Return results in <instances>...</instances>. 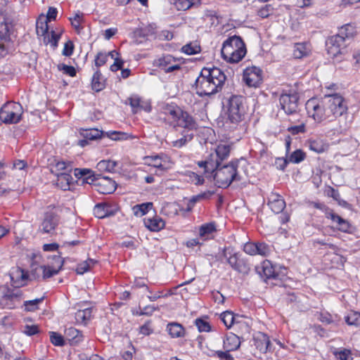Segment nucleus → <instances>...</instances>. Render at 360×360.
I'll use <instances>...</instances> for the list:
<instances>
[{"label":"nucleus","instance_id":"obj_27","mask_svg":"<svg viewBox=\"0 0 360 360\" xmlns=\"http://www.w3.org/2000/svg\"><path fill=\"white\" fill-rule=\"evenodd\" d=\"M105 86V79L103 77L100 70H96L92 77L91 87L96 91L103 90Z\"/></svg>","mask_w":360,"mask_h":360},{"label":"nucleus","instance_id":"obj_25","mask_svg":"<svg viewBox=\"0 0 360 360\" xmlns=\"http://www.w3.org/2000/svg\"><path fill=\"white\" fill-rule=\"evenodd\" d=\"M214 156H209L205 161H199L198 165L200 167L204 168L206 174H212L214 169L217 168L218 163L216 160H214Z\"/></svg>","mask_w":360,"mask_h":360},{"label":"nucleus","instance_id":"obj_7","mask_svg":"<svg viewBox=\"0 0 360 360\" xmlns=\"http://www.w3.org/2000/svg\"><path fill=\"white\" fill-rule=\"evenodd\" d=\"M324 102L331 115V119L342 117L347 114V105L344 98L340 94L326 95Z\"/></svg>","mask_w":360,"mask_h":360},{"label":"nucleus","instance_id":"obj_18","mask_svg":"<svg viewBox=\"0 0 360 360\" xmlns=\"http://www.w3.org/2000/svg\"><path fill=\"white\" fill-rule=\"evenodd\" d=\"M126 103H129L132 108V112L136 113L141 110H143L146 112H150L151 107L148 103H143L138 96H132L128 98Z\"/></svg>","mask_w":360,"mask_h":360},{"label":"nucleus","instance_id":"obj_29","mask_svg":"<svg viewBox=\"0 0 360 360\" xmlns=\"http://www.w3.org/2000/svg\"><path fill=\"white\" fill-rule=\"evenodd\" d=\"M145 160L149 166L158 168L161 171H166L167 169L165 166V161L160 155L147 156L145 158Z\"/></svg>","mask_w":360,"mask_h":360},{"label":"nucleus","instance_id":"obj_63","mask_svg":"<svg viewBox=\"0 0 360 360\" xmlns=\"http://www.w3.org/2000/svg\"><path fill=\"white\" fill-rule=\"evenodd\" d=\"M288 131L293 135L304 133L305 131V124L304 123H302L299 125L290 127Z\"/></svg>","mask_w":360,"mask_h":360},{"label":"nucleus","instance_id":"obj_59","mask_svg":"<svg viewBox=\"0 0 360 360\" xmlns=\"http://www.w3.org/2000/svg\"><path fill=\"white\" fill-rule=\"evenodd\" d=\"M257 244L254 243H247L244 245L243 250L248 255H257Z\"/></svg>","mask_w":360,"mask_h":360},{"label":"nucleus","instance_id":"obj_26","mask_svg":"<svg viewBox=\"0 0 360 360\" xmlns=\"http://www.w3.org/2000/svg\"><path fill=\"white\" fill-rule=\"evenodd\" d=\"M57 260L58 263V266L57 268L51 266L43 265V270L44 271H43L42 279L45 280L53 276L58 274L63 266V261L61 259L60 257H57Z\"/></svg>","mask_w":360,"mask_h":360},{"label":"nucleus","instance_id":"obj_11","mask_svg":"<svg viewBox=\"0 0 360 360\" xmlns=\"http://www.w3.org/2000/svg\"><path fill=\"white\" fill-rule=\"evenodd\" d=\"M299 96L297 93L282 94L279 98L281 108L288 115H292L297 112L298 109Z\"/></svg>","mask_w":360,"mask_h":360},{"label":"nucleus","instance_id":"obj_20","mask_svg":"<svg viewBox=\"0 0 360 360\" xmlns=\"http://www.w3.org/2000/svg\"><path fill=\"white\" fill-rule=\"evenodd\" d=\"M326 217L330 219L333 223L336 224L338 230L342 232H347L349 231L350 228L349 222L338 214L330 211L326 213Z\"/></svg>","mask_w":360,"mask_h":360},{"label":"nucleus","instance_id":"obj_4","mask_svg":"<svg viewBox=\"0 0 360 360\" xmlns=\"http://www.w3.org/2000/svg\"><path fill=\"white\" fill-rule=\"evenodd\" d=\"M221 52L228 62L236 63L246 54L245 44L240 37L233 35L224 41Z\"/></svg>","mask_w":360,"mask_h":360},{"label":"nucleus","instance_id":"obj_34","mask_svg":"<svg viewBox=\"0 0 360 360\" xmlns=\"http://www.w3.org/2000/svg\"><path fill=\"white\" fill-rule=\"evenodd\" d=\"M49 30L48 21L44 15H41L36 22V32L38 36H44Z\"/></svg>","mask_w":360,"mask_h":360},{"label":"nucleus","instance_id":"obj_47","mask_svg":"<svg viewBox=\"0 0 360 360\" xmlns=\"http://www.w3.org/2000/svg\"><path fill=\"white\" fill-rule=\"evenodd\" d=\"M105 137H107L112 141H120L126 139L127 134L116 131H111L104 132Z\"/></svg>","mask_w":360,"mask_h":360},{"label":"nucleus","instance_id":"obj_22","mask_svg":"<svg viewBox=\"0 0 360 360\" xmlns=\"http://www.w3.org/2000/svg\"><path fill=\"white\" fill-rule=\"evenodd\" d=\"M145 226L152 231H158L165 227L164 220L159 217H153L144 219Z\"/></svg>","mask_w":360,"mask_h":360},{"label":"nucleus","instance_id":"obj_49","mask_svg":"<svg viewBox=\"0 0 360 360\" xmlns=\"http://www.w3.org/2000/svg\"><path fill=\"white\" fill-rule=\"evenodd\" d=\"M44 300V297L41 298L34 299L32 300L25 301L24 305L25 309L29 311H32L38 308V304L41 303Z\"/></svg>","mask_w":360,"mask_h":360},{"label":"nucleus","instance_id":"obj_40","mask_svg":"<svg viewBox=\"0 0 360 360\" xmlns=\"http://www.w3.org/2000/svg\"><path fill=\"white\" fill-rule=\"evenodd\" d=\"M84 14L82 13H75L73 18H70L69 20L71 22L72 25L75 29L76 32L79 34L83 27L81 24L83 22Z\"/></svg>","mask_w":360,"mask_h":360},{"label":"nucleus","instance_id":"obj_10","mask_svg":"<svg viewBox=\"0 0 360 360\" xmlns=\"http://www.w3.org/2000/svg\"><path fill=\"white\" fill-rule=\"evenodd\" d=\"M86 183L97 186V191L103 194L112 193L117 188V184L114 180L101 175L89 176L86 178Z\"/></svg>","mask_w":360,"mask_h":360},{"label":"nucleus","instance_id":"obj_62","mask_svg":"<svg viewBox=\"0 0 360 360\" xmlns=\"http://www.w3.org/2000/svg\"><path fill=\"white\" fill-rule=\"evenodd\" d=\"M73 50H74V44H73L72 41H68L64 45V48L63 50V55H64L65 56H70L73 53Z\"/></svg>","mask_w":360,"mask_h":360},{"label":"nucleus","instance_id":"obj_31","mask_svg":"<svg viewBox=\"0 0 360 360\" xmlns=\"http://www.w3.org/2000/svg\"><path fill=\"white\" fill-rule=\"evenodd\" d=\"M167 330L173 338L183 337L185 333L184 327L180 323L176 322L168 323Z\"/></svg>","mask_w":360,"mask_h":360},{"label":"nucleus","instance_id":"obj_44","mask_svg":"<svg viewBox=\"0 0 360 360\" xmlns=\"http://www.w3.org/2000/svg\"><path fill=\"white\" fill-rule=\"evenodd\" d=\"M345 321L349 326H360V313L351 312L345 317Z\"/></svg>","mask_w":360,"mask_h":360},{"label":"nucleus","instance_id":"obj_48","mask_svg":"<svg viewBox=\"0 0 360 360\" xmlns=\"http://www.w3.org/2000/svg\"><path fill=\"white\" fill-rule=\"evenodd\" d=\"M182 52L187 55H193L200 51V47L196 44H192L191 43L184 45L181 48Z\"/></svg>","mask_w":360,"mask_h":360},{"label":"nucleus","instance_id":"obj_12","mask_svg":"<svg viewBox=\"0 0 360 360\" xmlns=\"http://www.w3.org/2000/svg\"><path fill=\"white\" fill-rule=\"evenodd\" d=\"M262 73L258 67H248L243 70V81L248 86L257 88L262 83Z\"/></svg>","mask_w":360,"mask_h":360},{"label":"nucleus","instance_id":"obj_45","mask_svg":"<svg viewBox=\"0 0 360 360\" xmlns=\"http://www.w3.org/2000/svg\"><path fill=\"white\" fill-rule=\"evenodd\" d=\"M305 153L300 149L295 150L288 157V162L292 163H300L305 159Z\"/></svg>","mask_w":360,"mask_h":360},{"label":"nucleus","instance_id":"obj_23","mask_svg":"<svg viewBox=\"0 0 360 360\" xmlns=\"http://www.w3.org/2000/svg\"><path fill=\"white\" fill-rule=\"evenodd\" d=\"M240 345L239 337L233 333H230L224 340V349L226 351L236 350Z\"/></svg>","mask_w":360,"mask_h":360},{"label":"nucleus","instance_id":"obj_35","mask_svg":"<svg viewBox=\"0 0 360 360\" xmlns=\"http://www.w3.org/2000/svg\"><path fill=\"white\" fill-rule=\"evenodd\" d=\"M162 110L164 111V113L166 115H169L174 122L179 115V114L181 113V112L182 111V109H181L179 106L173 103L164 104Z\"/></svg>","mask_w":360,"mask_h":360},{"label":"nucleus","instance_id":"obj_50","mask_svg":"<svg viewBox=\"0 0 360 360\" xmlns=\"http://www.w3.org/2000/svg\"><path fill=\"white\" fill-rule=\"evenodd\" d=\"M22 332L28 335V336H32V335H36L37 333H39V326L37 325H29V324H25L24 326L22 327Z\"/></svg>","mask_w":360,"mask_h":360},{"label":"nucleus","instance_id":"obj_24","mask_svg":"<svg viewBox=\"0 0 360 360\" xmlns=\"http://www.w3.org/2000/svg\"><path fill=\"white\" fill-rule=\"evenodd\" d=\"M311 53V49L307 43H297L294 46L293 56L295 58H302L308 56Z\"/></svg>","mask_w":360,"mask_h":360},{"label":"nucleus","instance_id":"obj_54","mask_svg":"<svg viewBox=\"0 0 360 360\" xmlns=\"http://www.w3.org/2000/svg\"><path fill=\"white\" fill-rule=\"evenodd\" d=\"M44 271L43 265H32L30 276L36 280L39 279L41 277L42 278Z\"/></svg>","mask_w":360,"mask_h":360},{"label":"nucleus","instance_id":"obj_53","mask_svg":"<svg viewBox=\"0 0 360 360\" xmlns=\"http://www.w3.org/2000/svg\"><path fill=\"white\" fill-rule=\"evenodd\" d=\"M215 231V226L212 224L202 225L200 228L199 234L201 237H205Z\"/></svg>","mask_w":360,"mask_h":360},{"label":"nucleus","instance_id":"obj_43","mask_svg":"<svg viewBox=\"0 0 360 360\" xmlns=\"http://www.w3.org/2000/svg\"><path fill=\"white\" fill-rule=\"evenodd\" d=\"M117 165V162L113 160H101L100 161L97 167L99 169H104L108 172H112L116 166Z\"/></svg>","mask_w":360,"mask_h":360},{"label":"nucleus","instance_id":"obj_1","mask_svg":"<svg viewBox=\"0 0 360 360\" xmlns=\"http://www.w3.org/2000/svg\"><path fill=\"white\" fill-rule=\"evenodd\" d=\"M226 77L216 67L203 68L195 82L196 94L200 96H210L221 91Z\"/></svg>","mask_w":360,"mask_h":360},{"label":"nucleus","instance_id":"obj_33","mask_svg":"<svg viewBox=\"0 0 360 360\" xmlns=\"http://www.w3.org/2000/svg\"><path fill=\"white\" fill-rule=\"evenodd\" d=\"M214 194V191H207L198 195L192 196L187 204V211H191L195 203L205 199H209Z\"/></svg>","mask_w":360,"mask_h":360},{"label":"nucleus","instance_id":"obj_46","mask_svg":"<svg viewBox=\"0 0 360 360\" xmlns=\"http://www.w3.org/2000/svg\"><path fill=\"white\" fill-rule=\"evenodd\" d=\"M221 320L228 328H231L234 322V315L231 311H226L223 312L220 316Z\"/></svg>","mask_w":360,"mask_h":360},{"label":"nucleus","instance_id":"obj_37","mask_svg":"<svg viewBox=\"0 0 360 360\" xmlns=\"http://www.w3.org/2000/svg\"><path fill=\"white\" fill-rule=\"evenodd\" d=\"M182 136H183L181 138L172 141V146L173 147L180 148L186 145L193 139V133H186L185 131H183Z\"/></svg>","mask_w":360,"mask_h":360},{"label":"nucleus","instance_id":"obj_19","mask_svg":"<svg viewBox=\"0 0 360 360\" xmlns=\"http://www.w3.org/2000/svg\"><path fill=\"white\" fill-rule=\"evenodd\" d=\"M230 151L231 146L228 144H219L216 148L215 153H211L210 155L214 156V160L217 161L218 166H219L222 161L229 158Z\"/></svg>","mask_w":360,"mask_h":360},{"label":"nucleus","instance_id":"obj_38","mask_svg":"<svg viewBox=\"0 0 360 360\" xmlns=\"http://www.w3.org/2000/svg\"><path fill=\"white\" fill-rule=\"evenodd\" d=\"M65 335L69 341H72L75 343H77L82 340L80 331L72 327L67 328L65 330Z\"/></svg>","mask_w":360,"mask_h":360},{"label":"nucleus","instance_id":"obj_9","mask_svg":"<svg viewBox=\"0 0 360 360\" xmlns=\"http://www.w3.org/2000/svg\"><path fill=\"white\" fill-rule=\"evenodd\" d=\"M23 113L22 105L19 103L8 102L0 109V120L5 124L18 123Z\"/></svg>","mask_w":360,"mask_h":360},{"label":"nucleus","instance_id":"obj_56","mask_svg":"<svg viewBox=\"0 0 360 360\" xmlns=\"http://www.w3.org/2000/svg\"><path fill=\"white\" fill-rule=\"evenodd\" d=\"M195 325L200 332H209L211 329L209 323L201 319H197L195 320Z\"/></svg>","mask_w":360,"mask_h":360},{"label":"nucleus","instance_id":"obj_41","mask_svg":"<svg viewBox=\"0 0 360 360\" xmlns=\"http://www.w3.org/2000/svg\"><path fill=\"white\" fill-rule=\"evenodd\" d=\"M91 316V309L86 308L83 310H78L75 313V319L78 323H85L86 321L89 320Z\"/></svg>","mask_w":360,"mask_h":360},{"label":"nucleus","instance_id":"obj_8","mask_svg":"<svg viewBox=\"0 0 360 360\" xmlns=\"http://www.w3.org/2000/svg\"><path fill=\"white\" fill-rule=\"evenodd\" d=\"M306 109L309 115L316 122L319 123L324 120L333 121L324 100L320 102L315 98H311L306 103Z\"/></svg>","mask_w":360,"mask_h":360},{"label":"nucleus","instance_id":"obj_21","mask_svg":"<svg viewBox=\"0 0 360 360\" xmlns=\"http://www.w3.org/2000/svg\"><path fill=\"white\" fill-rule=\"evenodd\" d=\"M56 184L58 187L63 191L70 190V184L73 181L72 176L66 172L56 174Z\"/></svg>","mask_w":360,"mask_h":360},{"label":"nucleus","instance_id":"obj_28","mask_svg":"<svg viewBox=\"0 0 360 360\" xmlns=\"http://www.w3.org/2000/svg\"><path fill=\"white\" fill-rule=\"evenodd\" d=\"M309 148L317 153H321L328 149V145L320 139H310L307 142Z\"/></svg>","mask_w":360,"mask_h":360},{"label":"nucleus","instance_id":"obj_51","mask_svg":"<svg viewBox=\"0 0 360 360\" xmlns=\"http://www.w3.org/2000/svg\"><path fill=\"white\" fill-rule=\"evenodd\" d=\"M50 340L55 346H63L65 345L63 337L56 332H50Z\"/></svg>","mask_w":360,"mask_h":360},{"label":"nucleus","instance_id":"obj_5","mask_svg":"<svg viewBox=\"0 0 360 360\" xmlns=\"http://www.w3.org/2000/svg\"><path fill=\"white\" fill-rule=\"evenodd\" d=\"M238 160H232L230 163L217 167L212 174L216 185L219 188H227L233 181H240L237 168Z\"/></svg>","mask_w":360,"mask_h":360},{"label":"nucleus","instance_id":"obj_3","mask_svg":"<svg viewBox=\"0 0 360 360\" xmlns=\"http://www.w3.org/2000/svg\"><path fill=\"white\" fill-rule=\"evenodd\" d=\"M246 112L245 98L242 96H231L228 102L225 124H230L229 127L231 129H236L244 120Z\"/></svg>","mask_w":360,"mask_h":360},{"label":"nucleus","instance_id":"obj_39","mask_svg":"<svg viewBox=\"0 0 360 360\" xmlns=\"http://www.w3.org/2000/svg\"><path fill=\"white\" fill-rule=\"evenodd\" d=\"M152 207V202H145L134 206L132 210L134 215H136V217H142L144 214H146L148 212V210Z\"/></svg>","mask_w":360,"mask_h":360},{"label":"nucleus","instance_id":"obj_55","mask_svg":"<svg viewBox=\"0 0 360 360\" xmlns=\"http://www.w3.org/2000/svg\"><path fill=\"white\" fill-rule=\"evenodd\" d=\"M58 69L60 71H63L65 74L70 77H74L76 75V70L73 66H70L62 63L58 65Z\"/></svg>","mask_w":360,"mask_h":360},{"label":"nucleus","instance_id":"obj_6","mask_svg":"<svg viewBox=\"0 0 360 360\" xmlns=\"http://www.w3.org/2000/svg\"><path fill=\"white\" fill-rule=\"evenodd\" d=\"M221 256L226 259L227 263L235 271L243 274L249 273L250 266L247 259L243 258L239 252H235L231 247L224 248Z\"/></svg>","mask_w":360,"mask_h":360},{"label":"nucleus","instance_id":"obj_42","mask_svg":"<svg viewBox=\"0 0 360 360\" xmlns=\"http://www.w3.org/2000/svg\"><path fill=\"white\" fill-rule=\"evenodd\" d=\"M177 60V58L173 57L171 55L167 54L160 58L157 61V65L160 68L163 69L165 67H167L172 65V63H176Z\"/></svg>","mask_w":360,"mask_h":360},{"label":"nucleus","instance_id":"obj_36","mask_svg":"<svg viewBox=\"0 0 360 360\" xmlns=\"http://www.w3.org/2000/svg\"><path fill=\"white\" fill-rule=\"evenodd\" d=\"M110 207L105 204H97L94 208V214L95 217L103 219L110 215Z\"/></svg>","mask_w":360,"mask_h":360},{"label":"nucleus","instance_id":"obj_61","mask_svg":"<svg viewBox=\"0 0 360 360\" xmlns=\"http://www.w3.org/2000/svg\"><path fill=\"white\" fill-rule=\"evenodd\" d=\"M230 351H216L214 355L217 356L219 360H234L233 357L229 354Z\"/></svg>","mask_w":360,"mask_h":360},{"label":"nucleus","instance_id":"obj_58","mask_svg":"<svg viewBox=\"0 0 360 360\" xmlns=\"http://www.w3.org/2000/svg\"><path fill=\"white\" fill-rule=\"evenodd\" d=\"M108 58V55H107L106 53L102 52L98 53L95 58V65L97 67L102 66L107 62Z\"/></svg>","mask_w":360,"mask_h":360},{"label":"nucleus","instance_id":"obj_30","mask_svg":"<svg viewBox=\"0 0 360 360\" xmlns=\"http://www.w3.org/2000/svg\"><path fill=\"white\" fill-rule=\"evenodd\" d=\"M200 4V0H176L174 6L178 11H186L192 7H198Z\"/></svg>","mask_w":360,"mask_h":360},{"label":"nucleus","instance_id":"obj_64","mask_svg":"<svg viewBox=\"0 0 360 360\" xmlns=\"http://www.w3.org/2000/svg\"><path fill=\"white\" fill-rule=\"evenodd\" d=\"M123 64V60H122L120 58H115L114 63L110 65V69L112 72H116L118 70H122Z\"/></svg>","mask_w":360,"mask_h":360},{"label":"nucleus","instance_id":"obj_17","mask_svg":"<svg viewBox=\"0 0 360 360\" xmlns=\"http://www.w3.org/2000/svg\"><path fill=\"white\" fill-rule=\"evenodd\" d=\"M268 205L271 210L276 214L281 212L285 207V202L282 197L274 193H272L269 198Z\"/></svg>","mask_w":360,"mask_h":360},{"label":"nucleus","instance_id":"obj_32","mask_svg":"<svg viewBox=\"0 0 360 360\" xmlns=\"http://www.w3.org/2000/svg\"><path fill=\"white\" fill-rule=\"evenodd\" d=\"M80 134L89 141L105 138L104 132L97 129H82Z\"/></svg>","mask_w":360,"mask_h":360},{"label":"nucleus","instance_id":"obj_52","mask_svg":"<svg viewBox=\"0 0 360 360\" xmlns=\"http://www.w3.org/2000/svg\"><path fill=\"white\" fill-rule=\"evenodd\" d=\"M74 174L76 177L79 179L83 178V181L86 183V178L90 175H95L93 174V172L91 169H80L76 168L75 169Z\"/></svg>","mask_w":360,"mask_h":360},{"label":"nucleus","instance_id":"obj_14","mask_svg":"<svg viewBox=\"0 0 360 360\" xmlns=\"http://www.w3.org/2000/svg\"><path fill=\"white\" fill-rule=\"evenodd\" d=\"M59 217L52 211L44 213L39 231L45 233H53L59 223Z\"/></svg>","mask_w":360,"mask_h":360},{"label":"nucleus","instance_id":"obj_13","mask_svg":"<svg viewBox=\"0 0 360 360\" xmlns=\"http://www.w3.org/2000/svg\"><path fill=\"white\" fill-rule=\"evenodd\" d=\"M176 125L179 127L183 128L186 133H193L198 127V124L194 117L188 112L182 110L176 120H175Z\"/></svg>","mask_w":360,"mask_h":360},{"label":"nucleus","instance_id":"obj_15","mask_svg":"<svg viewBox=\"0 0 360 360\" xmlns=\"http://www.w3.org/2000/svg\"><path fill=\"white\" fill-rule=\"evenodd\" d=\"M256 271L265 281L268 279H276L278 274L270 261H264L260 266L256 267Z\"/></svg>","mask_w":360,"mask_h":360},{"label":"nucleus","instance_id":"obj_16","mask_svg":"<svg viewBox=\"0 0 360 360\" xmlns=\"http://www.w3.org/2000/svg\"><path fill=\"white\" fill-rule=\"evenodd\" d=\"M255 345L262 353H266L271 351V343L269 338L264 333H258L254 337Z\"/></svg>","mask_w":360,"mask_h":360},{"label":"nucleus","instance_id":"obj_57","mask_svg":"<svg viewBox=\"0 0 360 360\" xmlns=\"http://www.w3.org/2000/svg\"><path fill=\"white\" fill-rule=\"evenodd\" d=\"M273 11V7L270 4H266L264 6L262 7L258 11V15L262 18H267L270 15V14Z\"/></svg>","mask_w":360,"mask_h":360},{"label":"nucleus","instance_id":"obj_2","mask_svg":"<svg viewBox=\"0 0 360 360\" xmlns=\"http://www.w3.org/2000/svg\"><path fill=\"white\" fill-rule=\"evenodd\" d=\"M356 34L355 28L349 25L342 26L337 34L330 37L326 41L327 51L330 56L338 57L345 53L347 41Z\"/></svg>","mask_w":360,"mask_h":360},{"label":"nucleus","instance_id":"obj_60","mask_svg":"<svg viewBox=\"0 0 360 360\" xmlns=\"http://www.w3.org/2000/svg\"><path fill=\"white\" fill-rule=\"evenodd\" d=\"M158 307H155L154 306L148 305L143 307L140 312H137L136 314L139 316L146 315V316H151L155 310H158Z\"/></svg>","mask_w":360,"mask_h":360}]
</instances>
